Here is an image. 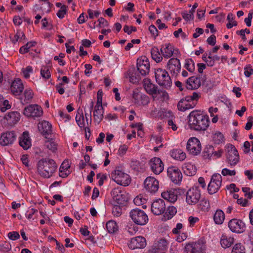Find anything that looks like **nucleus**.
I'll use <instances>...</instances> for the list:
<instances>
[{"label": "nucleus", "mask_w": 253, "mask_h": 253, "mask_svg": "<svg viewBox=\"0 0 253 253\" xmlns=\"http://www.w3.org/2000/svg\"><path fill=\"white\" fill-rule=\"evenodd\" d=\"M188 124L191 129L205 131L209 126L210 121L208 115L200 110H193L189 114Z\"/></svg>", "instance_id": "nucleus-1"}, {"label": "nucleus", "mask_w": 253, "mask_h": 253, "mask_svg": "<svg viewBox=\"0 0 253 253\" xmlns=\"http://www.w3.org/2000/svg\"><path fill=\"white\" fill-rule=\"evenodd\" d=\"M57 168L55 161L49 158L42 159L37 164L38 173L43 178L50 177Z\"/></svg>", "instance_id": "nucleus-2"}, {"label": "nucleus", "mask_w": 253, "mask_h": 253, "mask_svg": "<svg viewBox=\"0 0 253 253\" xmlns=\"http://www.w3.org/2000/svg\"><path fill=\"white\" fill-rule=\"evenodd\" d=\"M112 179L117 184L125 186L128 185L131 181L130 176L125 173L121 167H117L111 173Z\"/></svg>", "instance_id": "nucleus-3"}, {"label": "nucleus", "mask_w": 253, "mask_h": 253, "mask_svg": "<svg viewBox=\"0 0 253 253\" xmlns=\"http://www.w3.org/2000/svg\"><path fill=\"white\" fill-rule=\"evenodd\" d=\"M155 76L156 82L161 86L166 88L171 86V80L168 72L165 70L159 68L155 70Z\"/></svg>", "instance_id": "nucleus-4"}, {"label": "nucleus", "mask_w": 253, "mask_h": 253, "mask_svg": "<svg viewBox=\"0 0 253 253\" xmlns=\"http://www.w3.org/2000/svg\"><path fill=\"white\" fill-rule=\"evenodd\" d=\"M129 216L135 224L139 225H145L149 220L147 214L138 208L131 210L129 212Z\"/></svg>", "instance_id": "nucleus-5"}, {"label": "nucleus", "mask_w": 253, "mask_h": 253, "mask_svg": "<svg viewBox=\"0 0 253 253\" xmlns=\"http://www.w3.org/2000/svg\"><path fill=\"white\" fill-rule=\"evenodd\" d=\"M227 149L226 162L231 166H236L239 162V155L235 146L231 144L226 146Z\"/></svg>", "instance_id": "nucleus-6"}, {"label": "nucleus", "mask_w": 253, "mask_h": 253, "mask_svg": "<svg viewBox=\"0 0 253 253\" xmlns=\"http://www.w3.org/2000/svg\"><path fill=\"white\" fill-rule=\"evenodd\" d=\"M201 196V191L197 186L190 188L186 193V202L189 205H195L198 203Z\"/></svg>", "instance_id": "nucleus-7"}, {"label": "nucleus", "mask_w": 253, "mask_h": 253, "mask_svg": "<svg viewBox=\"0 0 253 253\" xmlns=\"http://www.w3.org/2000/svg\"><path fill=\"white\" fill-rule=\"evenodd\" d=\"M186 149L189 154L196 156L199 154L202 150L199 140L195 137H191L187 141Z\"/></svg>", "instance_id": "nucleus-8"}, {"label": "nucleus", "mask_w": 253, "mask_h": 253, "mask_svg": "<svg viewBox=\"0 0 253 253\" xmlns=\"http://www.w3.org/2000/svg\"><path fill=\"white\" fill-rule=\"evenodd\" d=\"M222 177L219 173H214L211 178L210 182L208 186L209 193L213 194L218 191L221 187Z\"/></svg>", "instance_id": "nucleus-9"}, {"label": "nucleus", "mask_w": 253, "mask_h": 253, "mask_svg": "<svg viewBox=\"0 0 253 253\" xmlns=\"http://www.w3.org/2000/svg\"><path fill=\"white\" fill-rule=\"evenodd\" d=\"M121 189V187L114 188L112 190L111 194L114 202L120 205H123L127 201L128 198L126 193L122 191Z\"/></svg>", "instance_id": "nucleus-10"}, {"label": "nucleus", "mask_w": 253, "mask_h": 253, "mask_svg": "<svg viewBox=\"0 0 253 253\" xmlns=\"http://www.w3.org/2000/svg\"><path fill=\"white\" fill-rule=\"evenodd\" d=\"M43 112L41 106L37 104H31L26 107L23 110V114L32 118L40 117Z\"/></svg>", "instance_id": "nucleus-11"}, {"label": "nucleus", "mask_w": 253, "mask_h": 253, "mask_svg": "<svg viewBox=\"0 0 253 253\" xmlns=\"http://www.w3.org/2000/svg\"><path fill=\"white\" fill-rule=\"evenodd\" d=\"M228 227L233 233H242L246 228L245 223L241 219L233 218L228 222Z\"/></svg>", "instance_id": "nucleus-12"}, {"label": "nucleus", "mask_w": 253, "mask_h": 253, "mask_svg": "<svg viewBox=\"0 0 253 253\" xmlns=\"http://www.w3.org/2000/svg\"><path fill=\"white\" fill-rule=\"evenodd\" d=\"M144 185L146 191L152 194L156 193L159 187L158 180L152 176H149L145 179Z\"/></svg>", "instance_id": "nucleus-13"}, {"label": "nucleus", "mask_w": 253, "mask_h": 253, "mask_svg": "<svg viewBox=\"0 0 253 253\" xmlns=\"http://www.w3.org/2000/svg\"><path fill=\"white\" fill-rule=\"evenodd\" d=\"M167 173L171 181L175 184L179 183L182 180V174L177 167L172 166L168 169Z\"/></svg>", "instance_id": "nucleus-14"}, {"label": "nucleus", "mask_w": 253, "mask_h": 253, "mask_svg": "<svg viewBox=\"0 0 253 253\" xmlns=\"http://www.w3.org/2000/svg\"><path fill=\"white\" fill-rule=\"evenodd\" d=\"M167 69L172 75H177L181 69L179 60L176 58H170L167 63Z\"/></svg>", "instance_id": "nucleus-15"}, {"label": "nucleus", "mask_w": 253, "mask_h": 253, "mask_svg": "<svg viewBox=\"0 0 253 253\" xmlns=\"http://www.w3.org/2000/svg\"><path fill=\"white\" fill-rule=\"evenodd\" d=\"M149 165L152 171L156 174L161 173L164 169L163 162L158 157L152 158L149 162Z\"/></svg>", "instance_id": "nucleus-16"}, {"label": "nucleus", "mask_w": 253, "mask_h": 253, "mask_svg": "<svg viewBox=\"0 0 253 253\" xmlns=\"http://www.w3.org/2000/svg\"><path fill=\"white\" fill-rule=\"evenodd\" d=\"M185 249L187 253H206L205 245L200 242L188 244L186 246Z\"/></svg>", "instance_id": "nucleus-17"}, {"label": "nucleus", "mask_w": 253, "mask_h": 253, "mask_svg": "<svg viewBox=\"0 0 253 253\" xmlns=\"http://www.w3.org/2000/svg\"><path fill=\"white\" fill-rule=\"evenodd\" d=\"M165 210V203L162 199L156 200L151 205V211L155 215L161 214L164 213Z\"/></svg>", "instance_id": "nucleus-18"}, {"label": "nucleus", "mask_w": 253, "mask_h": 253, "mask_svg": "<svg viewBox=\"0 0 253 253\" xmlns=\"http://www.w3.org/2000/svg\"><path fill=\"white\" fill-rule=\"evenodd\" d=\"M16 138V135L13 131H7L1 134L0 137V144L6 146L13 143Z\"/></svg>", "instance_id": "nucleus-19"}, {"label": "nucleus", "mask_w": 253, "mask_h": 253, "mask_svg": "<svg viewBox=\"0 0 253 253\" xmlns=\"http://www.w3.org/2000/svg\"><path fill=\"white\" fill-rule=\"evenodd\" d=\"M38 129L45 138H48L52 133V125L47 121H42L39 123Z\"/></svg>", "instance_id": "nucleus-20"}, {"label": "nucleus", "mask_w": 253, "mask_h": 253, "mask_svg": "<svg viewBox=\"0 0 253 253\" xmlns=\"http://www.w3.org/2000/svg\"><path fill=\"white\" fill-rule=\"evenodd\" d=\"M146 245L145 239L141 236L132 238L128 244V247L132 250L144 248Z\"/></svg>", "instance_id": "nucleus-21"}, {"label": "nucleus", "mask_w": 253, "mask_h": 253, "mask_svg": "<svg viewBox=\"0 0 253 253\" xmlns=\"http://www.w3.org/2000/svg\"><path fill=\"white\" fill-rule=\"evenodd\" d=\"M145 59L137 60V68L142 76H145L149 73L150 70V64L148 60Z\"/></svg>", "instance_id": "nucleus-22"}, {"label": "nucleus", "mask_w": 253, "mask_h": 253, "mask_svg": "<svg viewBox=\"0 0 253 253\" xmlns=\"http://www.w3.org/2000/svg\"><path fill=\"white\" fill-rule=\"evenodd\" d=\"M132 97L134 103L138 105H147L150 103V98L145 94L133 92Z\"/></svg>", "instance_id": "nucleus-23"}, {"label": "nucleus", "mask_w": 253, "mask_h": 253, "mask_svg": "<svg viewBox=\"0 0 253 253\" xmlns=\"http://www.w3.org/2000/svg\"><path fill=\"white\" fill-rule=\"evenodd\" d=\"M24 86L22 81L19 79L14 80L10 86L11 93L14 95H19L22 92Z\"/></svg>", "instance_id": "nucleus-24"}, {"label": "nucleus", "mask_w": 253, "mask_h": 253, "mask_svg": "<svg viewBox=\"0 0 253 253\" xmlns=\"http://www.w3.org/2000/svg\"><path fill=\"white\" fill-rule=\"evenodd\" d=\"M20 115L18 112H11L6 114L4 116V120L10 126H13L20 120Z\"/></svg>", "instance_id": "nucleus-25"}, {"label": "nucleus", "mask_w": 253, "mask_h": 253, "mask_svg": "<svg viewBox=\"0 0 253 253\" xmlns=\"http://www.w3.org/2000/svg\"><path fill=\"white\" fill-rule=\"evenodd\" d=\"M201 85V81L199 78L192 76L189 78L186 81V87L188 89H196Z\"/></svg>", "instance_id": "nucleus-26"}, {"label": "nucleus", "mask_w": 253, "mask_h": 253, "mask_svg": "<svg viewBox=\"0 0 253 253\" xmlns=\"http://www.w3.org/2000/svg\"><path fill=\"white\" fill-rule=\"evenodd\" d=\"M161 52L164 58L167 59L170 58L174 52L173 46L170 43H166L162 46Z\"/></svg>", "instance_id": "nucleus-27"}, {"label": "nucleus", "mask_w": 253, "mask_h": 253, "mask_svg": "<svg viewBox=\"0 0 253 253\" xmlns=\"http://www.w3.org/2000/svg\"><path fill=\"white\" fill-rule=\"evenodd\" d=\"M19 144L24 150H27L31 146V140L28 132L24 131L19 137Z\"/></svg>", "instance_id": "nucleus-28"}, {"label": "nucleus", "mask_w": 253, "mask_h": 253, "mask_svg": "<svg viewBox=\"0 0 253 253\" xmlns=\"http://www.w3.org/2000/svg\"><path fill=\"white\" fill-rule=\"evenodd\" d=\"M162 197L170 203L175 202L177 199V192L174 190L164 191L161 194Z\"/></svg>", "instance_id": "nucleus-29"}, {"label": "nucleus", "mask_w": 253, "mask_h": 253, "mask_svg": "<svg viewBox=\"0 0 253 253\" xmlns=\"http://www.w3.org/2000/svg\"><path fill=\"white\" fill-rule=\"evenodd\" d=\"M143 86L146 91L152 95H154L156 93V90L158 88L157 86L153 84L150 80L148 79H145L143 80Z\"/></svg>", "instance_id": "nucleus-30"}, {"label": "nucleus", "mask_w": 253, "mask_h": 253, "mask_svg": "<svg viewBox=\"0 0 253 253\" xmlns=\"http://www.w3.org/2000/svg\"><path fill=\"white\" fill-rule=\"evenodd\" d=\"M196 102L191 103L187 102L183 99H181L177 104V108L181 111H185L187 110L193 108L196 105Z\"/></svg>", "instance_id": "nucleus-31"}, {"label": "nucleus", "mask_w": 253, "mask_h": 253, "mask_svg": "<svg viewBox=\"0 0 253 253\" xmlns=\"http://www.w3.org/2000/svg\"><path fill=\"white\" fill-rule=\"evenodd\" d=\"M234 242V238L223 234L220 239V244L223 248H228L232 246Z\"/></svg>", "instance_id": "nucleus-32"}, {"label": "nucleus", "mask_w": 253, "mask_h": 253, "mask_svg": "<svg viewBox=\"0 0 253 253\" xmlns=\"http://www.w3.org/2000/svg\"><path fill=\"white\" fill-rule=\"evenodd\" d=\"M170 156L175 160L182 161L186 158V154L181 149H174L170 152Z\"/></svg>", "instance_id": "nucleus-33"}, {"label": "nucleus", "mask_w": 253, "mask_h": 253, "mask_svg": "<svg viewBox=\"0 0 253 253\" xmlns=\"http://www.w3.org/2000/svg\"><path fill=\"white\" fill-rule=\"evenodd\" d=\"M225 219V214L221 210H217L215 211L214 216L213 220L215 224H221L223 223Z\"/></svg>", "instance_id": "nucleus-34"}, {"label": "nucleus", "mask_w": 253, "mask_h": 253, "mask_svg": "<svg viewBox=\"0 0 253 253\" xmlns=\"http://www.w3.org/2000/svg\"><path fill=\"white\" fill-rule=\"evenodd\" d=\"M184 173L188 176H192L196 174V167L191 164L188 163L183 167Z\"/></svg>", "instance_id": "nucleus-35"}, {"label": "nucleus", "mask_w": 253, "mask_h": 253, "mask_svg": "<svg viewBox=\"0 0 253 253\" xmlns=\"http://www.w3.org/2000/svg\"><path fill=\"white\" fill-rule=\"evenodd\" d=\"M151 56L153 59L156 62L159 63L162 61L163 56L159 51V49L156 47H153L151 50Z\"/></svg>", "instance_id": "nucleus-36"}, {"label": "nucleus", "mask_w": 253, "mask_h": 253, "mask_svg": "<svg viewBox=\"0 0 253 253\" xmlns=\"http://www.w3.org/2000/svg\"><path fill=\"white\" fill-rule=\"evenodd\" d=\"M154 245L160 252L164 251L168 248V242L164 239L159 240L155 243Z\"/></svg>", "instance_id": "nucleus-37"}, {"label": "nucleus", "mask_w": 253, "mask_h": 253, "mask_svg": "<svg viewBox=\"0 0 253 253\" xmlns=\"http://www.w3.org/2000/svg\"><path fill=\"white\" fill-rule=\"evenodd\" d=\"M176 208L173 206H169L164 215V220H167L171 219L176 214Z\"/></svg>", "instance_id": "nucleus-38"}, {"label": "nucleus", "mask_w": 253, "mask_h": 253, "mask_svg": "<svg viewBox=\"0 0 253 253\" xmlns=\"http://www.w3.org/2000/svg\"><path fill=\"white\" fill-rule=\"evenodd\" d=\"M33 91L30 89H26L24 92V99H21V102L22 104L28 103L33 97Z\"/></svg>", "instance_id": "nucleus-39"}, {"label": "nucleus", "mask_w": 253, "mask_h": 253, "mask_svg": "<svg viewBox=\"0 0 253 253\" xmlns=\"http://www.w3.org/2000/svg\"><path fill=\"white\" fill-rule=\"evenodd\" d=\"M106 227L110 233H114L118 230V226L116 222L114 220H109L106 224Z\"/></svg>", "instance_id": "nucleus-40"}, {"label": "nucleus", "mask_w": 253, "mask_h": 253, "mask_svg": "<svg viewBox=\"0 0 253 253\" xmlns=\"http://www.w3.org/2000/svg\"><path fill=\"white\" fill-rule=\"evenodd\" d=\"M104 106L106 104H103ZM104 110L102 104H96V122H100L103 117Z\"/></svg>", "instance_id": "nucleus-41"}, {"label": "nucleus", "mask_w": 253, "mask_h": 253, "mask_svg": "<svg viewBox=\"0 0 253 253\" xmlns=\"http://www.w3.org/2000/svg\"><path fill=\"white\" fill-rule=\"evenodd\" d=\"M212 141L216 144H220L224 142L225 138L223 134L219 132L216 131L212 135Z\"/></svg>", "instance_id": "nucleus-42"}, {"label": "nucleus", "mask_w": 253, "mask_h": 253, "mask_svg": "<svg viewBox=\"0 0 253 253\" xmlns=\"http://www.w3.org/2000/svg\"><path fill=\"white\" fill-rule=\"evenodd\" d=\"M76 120L80 127H82L84 126V116L82 109H79L78 110L76 116Z\"/></svg>", "instance_id": "nucleus-43"}, {"label": "nucleus", "mask_w": 253, "mask_h": 253, "mask_svg": "<svg viewBox=\"0 0 253 253\" xmlns=\"http://www.w3.org/2000/svg\"><path fill=\"white\" fill-rule=\"evenodd\" d=\"M147 200L144 198L141 195L136 196L133 200L134 204L136 206H142L143 209H146L147 206L145 205L146 203Z\"/></svg>", "instance_id": "nucleus-44"}, {"label": "nucleus", "mask_w": 253, "mask_h": 253, "mask_svg": "<svg viewBox=\"0 0 253 253\" xmlns=\"http://www.w3.org/2000/svg\"><path fill=\"white\" fill-rule=\"evenodd\" d=\"M93 105H94V102L92 100H91L89 104V106L88 107V111L89 112V113L88 114L86 111H85V118H86V121L87 124H88V121H89L90 122H91V113H92V117L94 118L95 117V109H93Z\"/></svg>", "instance_id": "nucleus-45"}, {"label": "nucleus", "mask_w": 253, "mask_h": 253, "mask_svg": "<svg viewBox=\"0 0 253 253\" xmlns=\"http://www.w3.org/2000/svg\"><path fill=\"white\" fill-rule=\"evenodd\" d=\"M152 96L154 99H160L162 100H165L168 98V94L165 90L158 89V88H157L156 93L154 95H152Z\"/></svg>", "instance_id": "nucleus-46"}, {"label": "nucleus", "mask_w": 253, "mask_h": 253, "mask_svg": "<svg viewBox=\"0 0 253 253\" xmlns=\"http://www.w3.org/2000/svg\"><path fill=\"white\" fill-rule=\"evenodd\" d=\"M214 148L211 145L207 146L204 149L203 156L205 159L211 158L212 157Z\"/></svg>", "instance_id": "nucleus-47"}, {"label": "nucleus", "mask_w": 253, "mask_h": 253, "mask_svg": "<svg viewBox=\"0 0 253 253\" xmlns=\"http://www.w3.org/2000/svg\"><path fill=\"white\" fill-rule=\"evenodd\" d=\"M36 42H27L26 44L21 47L19 49V52L21 54H24L29 52L31 47L35 46Z\"/></svg>", "instance_id": "nucleus-48"}, {"label": "nucleus", "mask_w": 253, "mask_h": 253, "mask_svg": "<svg viewBox=\"0 0 253 253\" xmlns=\"http://www.w3.org/2000/svg\"><path fill=\"white\" fill-rule=\"evenodd\" d=\"M199 208L203 211H208L210 208V205L209 201L206 199H203L199 204Z\"/></svg>", "instance_id": "nucleus-49"}, {"label": "nucleus", "mask_w": 253, "mask_h": 253, "mask_svg": "<svg viewBox=\"0 0 253 253\" xmlns=\"http://www.w3.org/2000/svg\"><path fill=\"white\" fill-rule=\"evenodd\" d=\"M184 67L190 72H193L195 70L194 62L191 59L186 60Z\"/></svg>", "instance_id": "nucleus-50"}, {"label": "nucleus", "mask_w": 253, "mask_h": 253, "mask_svg": "<svg viewBox=\"0 0 253 253\" xmlns=\"http://www.w3.org/2000/svg\"><path fill=\"white\" fill-rule=\"evenodd\" d=\"M41 75L45 80L49 79L51 77V73L47 66H43L41 69Z\"/></svg>", "instance_id": "nucleus-51"}, {"label": "nucleus", "mask_w": 253, "mask_h": 253, "mask_svg": "<svg viewBox=\"0 0 253 253\" xmlns=\"http://www.w3.org/2000/svg\"><path fill=\"white\" fill-rule=\"evenodd\" d=\"M232 253H245V248L241 243L236 244L233 248Z\"/></svg>", "instance_id": "nucleus-52"}, {"label": "nucleus", "mask_w": 253, "mask_h": 253, "mask_svg": "<svg viewBox=\"0 0 253 253\" xmlns=\"http://www.w3.org/2000/svg\"><path fill=\"white\" fill-rule=\"evenodd\" d=\"M19 39L21 40H25L26 39V37L23 32L20 30L17 31L16 34L14 36V37L11 38V40L13 43H15Z\"/></svg>", "instance_id": "nucleus-53"}, {"label": "nucleus", "mask_w": 253, "mask_h": 253, "mask_svg": "<svg viewBox=\"0 0 253 253\" xmlns=\"http://www.w3.org/2000/svg\"><path fill=\"white\" fill-rule=\"evenodd\" d=\"M112 212L114 216L119 217L122 214V208L120 206L114 205L112 208Z\"/></svg>", "instance_id": "nucleus-54"}, {"label": "nucleus", "mask_w": 253, "mask_h": 253, "mask_svg": "<svg viewBox=\"0 0 253 253\" xmlns=\"http://www.w3.org/2000/svg\"><path fill=\"white\" fill-rule=\"evenodd\" d=\"M242 189L245 193V196L249 199H251L253 195V191L249 187H243Z\"/></svg>", "instance_id": "nucleus-55"}, {"label": "nucleus", "mask_w": 253, "mask_h": 253, "mask_svg": "<svg viewBox=\"0 0 253 253\" xmlns=\"http://www.w3.org/2000/svg\"><path fill=\"white\" fill-rule=\"evenodd\" d=\"M32 73L33 68L31 66H28L25 68H23L22 69L23 75L26 79L29 78L30 77V74Z\"/></svg>", "instance_id": "nucleus-56"}, {"label": "nucleus", "mask_w": 253, "mask_h": 253, "mask_svg": "<svg viewBox=\"0 0 253 253\" xmlns=\"http://www.w3.org/2000/svg\"><path fill=\"white\" fill-rule=\"evenodd\" d=\"M67 12V7L65 5H63L60 10L57 13V16L60 19L64 17L65 15Z\"/></svg>", "instance_id": "nucleus-57"}, {"label": "nucleus", "mask_w": 253, "mask_h": 253, "mask_svg": "<svg viewBox=\"0 0 253 253\" xmlns=\"http://www.w3.org/2000/svg\"><path fill=\"white\" fill-rule=\"evenodd\" d=\"M221 173L223 176H233L236 173L235 170H230L227 168L222 169Z\"/></svg>", "instance_id": "nucleus-58"}, {"label": "nucleus", "mask_w": 253, "mask_h": 253, "mask_svg": "<svg viewBox=\"0 0 253 253\" xmlns=\"http://www.w3.org/2000/svg\"><path fill=\"white\" fill-rule=\"evenodd\" d=\"M237 203L242 207H248L251 204L247 199L242 198L237 199Z\"/></svg>", "instance_id": "nucleus-59"}, {"label": "nucleus", "mask_w": 253, "mask_h": 253, "mask_svg": "<svg viewBox=\"0 0 253 253\" xmlns=\"http://www.w3.org/2000/svg\"><path fill=\"white\" fill-rule=\"evenodd\" d=\"M127 149V145L125 144L121 145L119 148L118 154L120 156H124L126 153Z\"/></svg>", "instance_id": "nucleus-60"}, {"label": "nucleus", "mask_w": 253, "mask_h": 253, "mask_svg": "<svg viewBox=\"0 0 253 253\" xmlns=\"http://www.w3.org/2000/svg\"><path fill=\"white\" fill-rule=\"evenodd\" d=\"M253 74V69L251 65H247L244 68V74L247 77H249Z\"/></svg>", "instance_id": "nucleus-61"}, {"label": "nucleus", "mask_w": 253, "mask_h": 253, "mask_svg": "<svg viewBox=\"0 0 253 253\" xmlns=\"http://www.w3.org/2000/svg\"><path fill=\"white\" fill-rule=\"evenodd\" d=\"M98 26L100 28H104L108 26L109 23L107 20L102 17H100L98 19Z\"/></svg>", "instance_id": "nucleus-62"}, {"label": "nucleus", "mask_w": 253, "mask_h": 253, "mask_svg": "<svg viewBox=\"0 0 253 253\" xmlns=\"http://www.w3.org/2000/svg\"><path fill=\"white\" fill-rule=\"evenodd\" d=\"M182 16L183 18L186 21H188L191 19H193L194 18V14H191L190 13H187L186 11H184L182 13Z\"/></svg>", "instance_id": "nucleus-63"}, {"label": "nucleus", "mask_w": 253, "mask_h": 253, "mask_svg": "<svg viewBox=\"0 0 253 253\" xmlns=\"http://www.w3.org/2000/svg\"><path fill=\"white\" fill-rule=\"evenodd\" d=\"M8 237L12 240H16L19 238V233L16 231L10 232L8 234Z\"/></svg>", "instance_id": "nucleus-64"}]
</instances>
